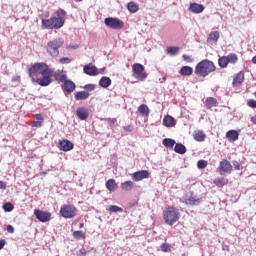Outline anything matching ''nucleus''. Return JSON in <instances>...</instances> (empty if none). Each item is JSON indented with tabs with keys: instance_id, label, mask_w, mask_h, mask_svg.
I'll return each mask as SVG.
<instances>
[{
	"instance_id": "obj_23",
	"label": "nucleus",
	"mask_w": 256,
	"mask_h": 256,
	"mask_svg": "<svg viewBox=\"0 0 256 256\" xmlns=\"http://www.w3.org/2000/svg\"><path fill=\"white\" fill-rule=\"evenodd\" d=\"M118 187L119 186L117 185L115 179H109L108 181H106V189H108L110 193H113V191H117Z\"/></svg>"
},
{
	"instance_id": "obj_16",
	"label": "nucleus",
	"mask_w": 256,
	"mask_h": 256,
	"mask_svg": "<svg viewBox=\"0 0 256 256\" xmlns=\"http://www.w3.org/2000/svg\"><path fill=\"white\" fill-rule=\"evenodd\" d=\"M186 205H191V206H197V205H201L203 198H199L197 196H186V198L184 199Z\"/></svg>"
},
{
	"instance_id": "obj_33",
	"label": "nucleus",
	"mask_w": 256,
	"mask_h": 256,
	"mask_svg": "<svg viewBox=\"0 0 256 256\" xmlns=\"http://www.w3.org/2000/svg\"><path fill=\"white\" fill-rule=\"evenodd\" d=\"M195 141H198L199 143H203L205 141V133L203 131H198L194 134Z\"/></svg>"
},
{
	"instance_id": "obj_48",
	"label": "nucleus",
	"mask_w": 256,
	"mask_h": 256,
	"mask_svg": "<svg viewBox=\"0 0 256 256\" xmlns=\"http://www.w3.org/2000/svg\"><path fill=\"white\" fill-rule=\"evenodd\" d=\"M6 230L8 231V233H15V228L13 227V225H8Z\"/></svg>"
},
{
	"instance_id": "obj_5",
	"label": "nucleus",
	"mask_w": 256,
	"mask_h": 256,
	"mask_svg": "<svg viewBox=\"0 0 256 256\" xmlns=\"http://www.w3.org/2000/svg\"><path fill=\"white\" fill-rule=\"evenodd\" d=\"M63 43H65L63 38H58L56 40L48 42L47 52L49 53V55H51V57H59V49L63 47Z\"/></svg>"
},
{
	"instance_id": "obj_18",
	"label": "nucleus",
	"mask_w": 256,
	"mask_h": 256,
	"mask_svg": "<svg viewBox=\"0 0 256 256\" xmlns=\"http://www.w3.org/2000/svg\"><path fill=\"white\" fill-rule=\"evenodd\" d=\"M52 77H54L55 81H59V83H64L67 79V72L63 70L53 71Z\"/></svg>"
},
{
	"instance_id": "obj_4",
	"label": "nucleus",
	"mask_w": 256,
	"mask_h": 256,
	"mask_svg": "<svg viewBox=\"0 0 256 256\" xmlns=\"http://www.w3.org/2000/svg\"><path fill=\"white\" fill-rule=\"evenodd\" d=\"M164 221L167 225H175L179 221L181 214L175 207H169L163 212Z\"/></svg>"
},
{
	"instance_id": "obj_36",
	"label": "nucleus",
	"mask_w": 256,
	"mask_h": 256,
	"mask_svg": "<svg viewBox=\"0 0 256 256\" xmlns=\"http://www.w3.org/2000/svg\"><path fill=\"white\" fill-rule=\"evenodd\" d=\"M2 208L5 211V213H11V211L15 209V206H13L11 202H6L3 204Z\"/></svg>"
},
{
	"instance_id": "obj_27",
	"label": "nucleus",
	"mask_w": 256,
	"mask_h": 256,
	"mask_svg": "<svg viewBox=\"0 0 256 256\" xmlns=\"http://www.w3.org/2000/svg\"><path fill=\"white\" fill-rule=\"evenodd\" d=\"M181 48L177 46H169L166 48L167 55H170L171 57H175V55H179V51Z\"/></svg>"
},
{
	"instance_id": "obj_8",
	"label": "nucleus",
	"mask_w": 256,
	"mask_h": 256,
	"mask_svg": "<svg viewBox=\"0 0 256 256\" xmlns=\"http://www.w3.org/2000/svg\"><path fill=\"white\" fill-rule=\"evenodd\" d=\"M104 24L106 25V27H109V29H113L114 31H119L120 29H123V27H125V23H123L121 19L113 17L105 18Z\"/></svg>"
},
{
	"instance_id": "obj_49",
	"label": "nucleus",
	"mask_w": 256,
	"mask_h": 256,
	"mask_svg": "<svg viewBox=\"0 0 256 256\" xmlns=\"http://www.w3.org/2000/svg\"><path fill=\"white\" fill-rule=\"evenodd\" d=\"M183 59H184V61H187L188 63H191V56H189V55H187V54H183Z\"/></svg>"
},
{
	"instance_id": "obj_13",
	"label": "nucleus",
	"mask_w": 256,
	"mask_h": 256,
	"mask_svg": "<svg viewBox=\"0 0 256 256\" xmlns=\"http://www.w3.org/2000/svg\"><path fill=\"white\" fill-rule=\"evenodd\" d=\"M83 72L85 75H89L90 77H96V75H99V69H97V66L92 64H86L83 67Z\"/></svg>"
},
{
	"instance_id": "obj_17",
	"label": "nucleus",
	"mask_w": 256,
	"mask_h": 256,
	"mask_svg": "<svg viewBox=\"0 0 256 256\" xmlns=\"http://www.w3.org/2000/svg\"><path fill=\"white\" fill-rule=\"evenodd\" d=\"M134 181H143V179H149V171L140 170L132 174Z\"/></svg>"
},
{
	"instance_id": "obj_11",
	"label": "nucleus",
	"mask_w": 256,
	"mask_h": 256,
	"mask_svg": "<svg viewBox=\"0 0 256 256\" xmlns=\"http://www.w3.org/2000/svg\"><path fill=\"white\" fill-rule=\"evenodd\" d=\"M34 215L38 221L41 223H47L48 221H51V213L45 212L43 210L35 209Z\"/></svg>"
},
{
	"instance_id": "obj_43",
	"label": "nucleus",
	"mask_w": 256,
	"mask_h": 256,
	"mask_svg": "<svg viewBox=\"0 0 256 256\" xmlns=\"http://www.w3.org/2000/svg\"><path fill=\"white\" fill-rule=\"evenodd\" d=\"M59 61L62 65H69V63H71L72 60L69 57H63V58H60Z\"/></svg>"
},
{
	"instance_id": "obj_25",
	"label": "nucleus",
	"mask_w": 256,
	"mask_h": 256,
	"mask_svg": "<svg viewBox=\"0 0 256 256\" xmlns=\"http://www.w3.org/2000/svg\"><path fill=\"white\" fill-rule=\"evenodd\" d=\"M99 86L102 87L103 89H107V87H111V78L107 76H103L99 80Z\"/></svg>"
},
{
	"instance_id": "obj_55",
	"label": "nucleus",
	"mask_w": 256,
	"mask_h": 256,
	"mask_svg": "<svg viewBox=\"0 0 256 256\" xmlns=\"http://www.w3.org/2000/svg\"><path fill=\"white\" fill-rule=\"evenodd\" d=\"M105 71H106V68H102L99 73H100L101 75H105Z\"/></svg>"
},
{
	"instance_id": "obj_42",
	"label": "nucleus",
	"mask_w": 256,
	"mask_h": 256,
	"mask_svg": "<svg viewBox=\"0 0 256 256\" xmlns=\"http://www.w3.org/2000/svg\"><path fill=\"white\" fill-rule=\"evenodd\" d=\"M197 167H198V169H205L207 167V161L198 160Z\"/></svg>"
},
{
	"instance_id": "obj_29",
	"label": "nucleus",
	"mask_w": 256,
	"mask_h": 256,
	"mask_svg": "<svg viewBox=\"0 0 256 256\" xmlns=\"http://www.w3.org/2000/svg\"><path fill=\"white\" fill-rule=\"evenodd\" d=\"M134 183L131 180L125 181L124 183L121 184V189L122 191H131L134 187Z\"/></svg>"
},
{
	"instance_id": "obj_15",
	"label": "nucleus",
	"mask_w": 256,
	"mask_h": 256,
	"mask_svg": "<svg viewBox=\"0 0 256 256\" xmlns=\"http://www.w3.org/2000/svg\"><path fill=\"white\" fill-rule=\"evenodd\" d=\"M76 115L80 121H87L89 119V110L85 107H79L76 110Z\"/></svg>"
},
{
	"instance_id": "obj_39",
	"label": "nucleus",
	"mask_w": 256,
	"mask_h": 256,
	"mask_svg": "<svg viewBox=\"0 0 256 256\" xmlns=\"http://www.w3.org/2000/svg\"><path fill=\"white\" fill-rule=\"evenodd\" d=\"M97 85L95 84H86L83 86L84 91H87V93H91V91H95Z\"/></svg>"
},
{
	"instance_id": "obj_57",
	"label": "nucleus",
	"mask_w": 256,
	"mask_h": 256,
	"mask_svg": "<svg viewBox=\"0 0 256 256\" xmlns=\"http://www.w3.org/2000/svg\"><path fill=\"white\" fill-rule=\"evenodd\" d=\"M124 129H125V131H131V127L130 126H126Z\"/></svg>"
},
{
	"instance_id": "obj_2",
	"label": "nucleus",
	"mask_w": 256,
	"mask_h": 256,
	"mask_svg": "<svg viewBox=\"0 0 256 256\" xmlns=\"http://www.w3.org/2000/svg\"><path fill=\"white\" fill-rule=\"evenodd\" d=\"M65 15V10L58 9L51 18L42 19V29H61L65 25Z\"/></svg>"
},
{
	"instance_id": "obj_38",
	"label": "nucleus",
	"mask_w": 256,
	"mask_h": 256,
	"mask_svg": "<svg viewBox=\"0 0 256 256\" xmlns=\"http://www.w3.org/2000/svg\"><path fill=\"white\" fill-rule=\"evenodd\" d=\"M225 184H226L225 178L214 179V185H216V187H223Z\"/></svg>"
},
{
	"instance_id": "obj_24",
	"label": "nucleus",
	"mask_w": 256,
	"mask_h": 256,
	"mask_svg": "<svg viewBox=\"0 0 256 256\" xmlns=\"http://www.w3.org/2000/svg\"><path fill=\"white\" fill-rule=\"evenodd\" d=\"M175 153H178V155H185L187 153V147L181 143H176L174 146Z\"/></svg>"
},
{
	"instance_id": "obj_12",
	"label": "nucleus",
	"mask_w": 256,
	"mask_h": 256,
	"mask_svg": "<svg viewBox=\"0 0 256 256\" xmlns=\"http://www.w3.org/2000/svg\"><path fill=\"white\" fill-rule=\"evenodd\" d=\"M75 147V144L73 142L69 141L68 139H63L58 143V149L60 151H64V153H67L68 151H73Z\"/></svg>"
},
{
	"instance_id": "obj_44",
	"label": "nucleus",
	"mask_w": 256,
	"mask_h": 256,
	"mask_svg": "<svg viewBox=\"0 0 256 256\" xmlns=\"http://www.w3.org/2000/svg\"><path fill=\"white\" fill-rule=\"evenodd\" d=\"M232 164H233L234 169H235L236 171H241V164L239 163V161L234 160V161H232Z\"/></svg>"
},
{
	"instance_id": "obj_34",
	"label": "nucleus",
	"mask_w": 256,
	"mask_h": 256,
	"mask_svg": "<svg viewBox=\"0 0 256 256\" xmlns=\"http://www.w3.org/2000/svg\"><path fill=\"white\" fill-rule=\"evenodd\" d=\"M219 31H214L208 35V41H214V43H217L219 41Z\"/></svg>"
},
{
	"instance_id": "obj_32",
	"label": "nucleus",
	"mask_w": 256,
	"mask_h": 256,
	"mask_svg": "<svg viewBox=\"0 0 256 256\" xmlns=\"http://www.w3.org/2000/svg\"><path fill=\"white\" fill-rule=\"evenodd\" d=\"M177 142H175L174 139H171V138H164L162 140V145H164V147H175Z\"/></svg>"
},
{
	"instance_id": "obj_47",
	"label": "nucleus",
	"mask_w": 256,
	"mask_h": 256,
	"mask_svg": "<svg viewBox=\"0 0 256 256\" xmlns=\"http://www.w3.org/2000/svg\"><path fill=\"white\" fill-rule=\"evenodd\" d=\"M31 126L32 127H43V122L37 120V121L32 122Z\"/></svg>"
},
{
	"instance_id": "obj_10",
	"label": "nucleus",
	"mask_w": 256,
	"mask_h": 256,
	"mask_svg": "<svg viewBox=\"0 0 256 256\" xmlns=\"http://www.w3.org/2000/svg\"><path fill=\"white\" fill-rule=\"evenodd\" d=\"M61 89L64 95H71L75 89H77V84L73 80L66 79L65 82H62Z\"/></svg>"
},
{
	"instance_id": "obj_37",
	"label": "nucleus",
	"mask_w": 256,
	"mask_h": 256,
	"mask_svg": "<svg viewBox=\"0 0 256 256\" xmlns=\"http://www.w3.org/2000/svg\"><path fill=\"white\" fill-rule=\"evenodd\" d=\"M72 236L74 237V239H85V232L81 231V230H77L74 231Z\"/></svg>"
},
{
	"instance_id": "obj_1",
	"label": "nucleus",
	"mask_w": 256,
	"mask_h": 256,
	"mask_svg": "<svg viewBox=\"0 0 256 256\" xmlns=\"http://www.w3.org/2000/svg\"><path fill=\"white\" fill-rule=\"evenodd\" d=\"M28 75L32 79V83H36L40 87H49L52 82L53 69L45 62H37L28 69Z\"/></svg>"
},
{
	"instance_id": "obj_26",
	"label": "nucleus",
	"mask_w": 256,
	"mask_h": 256,
	"mask_svg": "<svg viewBox=\"0 0 256 256\" xmlns=\"http://www.w3.org/2000/svg\"><path fill=\"white\" fill-rule=\"evenodd\" d=\"M226 137L230 141H237L239 139V132L237 130H229Z\"/></svg>"
},
{
	"instance_id": "obj_35",
	"label": "nucleus",
	"mask_w": 256,
	"mask_h": 256,
	"mask_svg": "<svg viewBox=\"0 0 256 256\" xmlns=\"http://www.w3.org/2000/svg\"><path fill=\"white\" fill-rule=\"evenodd\" d=\"M226 57L228 59V63H231L232 65H235V63H237V61H239V57L235 53H230Z\"/></svg>"
},
{
	"instance_id": "obj_60",
	"label": "nucleus",
	"mask_w": 256,
	"mask_h": 256,
	"mask_svg": "<svg viewBox=\"0 0 256 256\" xmlns=\"http://www.w3.org/2000/svg\"><path fill=\"white\" fill-rule=\"evenodd\" d=\"M83 227V224H80V228Z\"/></svg>"
},
{
	"instance_id": "obj_6",
	"label": "nucleus",
	"mask_w": 256,
	"mask_h": 256,
	"mask_svg": "<svg viewBox=\"0 0 256 256\" xmlns=\"http://www.w3.org/2000/svg\"><path fill=\"white\" fill-rule=\"evenodd\" d=\"M132 73L134 79H138V81H145L147 79V73L145 72V66H143V64H133Z\"/></svg>"
},
{
	"instance_id": "obj_54",
	"label": "nucleus",
	"mask_w": 256,
	"mask_h": 256,
	"mask_svg": "<svg viewBox=\"0 0 256 256\" xmlns=\"http://www.w3.org/2000/svg\"><path fill=\"white\" fill-rule=\"evenodd\" d=\"M251 122L254 123V125H256V116L251 117Z\"/></svg>"
},
{
	"instance_id": "obj_41",
	"label": "nucleus",
	"mask_w": 256,
	"mask_h": 256,
	"mask_svg": "<svg viewBox=\"0 0 256 256\" xmlns=\"http://www.w3.org/2000/svg\"><path fill=\"white\" fill-rule=\"evenodd\" d=\"M109 211H110V213H119V212L123 211V208H121L119 206L111 205L109 207Z\"/></svg>"
},
{
	"instance_id": "obj_50",
	"label": "nucleus",
	"mask_w": 256,
	"mask_h": 256,
	"mask_svg": "<svg viewBox=\"0 0 256 256\" xmlns=\"http://www.w3.org/2000/svg\"><path fill=\"white\" fill-rule=\"evenodd\" d=\"M107 121L108 123H111V125H115V123H117V118H108Z\"/></svg>"
},
{
	"instance_id": "obj_22",
	"label": "nucleus",
	"mask_w": 256,
	"mask_h": 256,
	"mask_svg": "<svg viewBox=\"0 0 256 256\" xmlns=\"http://www.w3.org/2000/svg\"><path fill=\"white\" fill-rule=\"evenodd\" d=\"M176 120L173 118V116H169V115H167V116H165L164 118H163V125L165 126V127H175V125H176Z\"/></svg>"
},
{
	"instance_id": "obj_56",
	"label": "nucleus",
	"mask_w": 256,
	"mask_h": 256,
	"mask_svg": "<svg viewBox=\"0 0 256 256\" xmlns=\"http://www.w3.org/2000/svg\"><path fill=\"white\" fill-rule=\"evenodd\" d=\"M252 63L256 65V55L252 58Z\"/></svg>"
},
{
	"instance_id": "obj_3",
	"label": "nucleus",
	"mask_w": 256,
	"mask_h": 256,
	"mask_svg": "<svg viewBox=\"0 0 256 256\" xmlns=\"http://www.w3.org/2000/svg\"><path fill=\"white\" fill-rule=\"evenodd\" d=\"M217 69L215 66V63L209 59H204L200 61L196 66L194 73L197 75V77H208L210 73H214V71Z\"/></svg>"
},
{
	"instance_id": "obj_19",
	"label": "nucleus",
	"mask_w": 256,
	"mask_h": 256,
	"mask_svg": "<svg viewBox=\"0 0 256 256\" xmlns=\"http://www.w3.org/2000/svg\"><path fill=\"white\" fill-rule=\"evenodd\" d=\"M244 81H245V73L239 72L233 78L232 86L239 87V85H241Z\"/></svg>"
},
{
	"instance_id": "obj_52",
	"label": "nucleus",
	"mask_w": 256,
	"mask_h": 256,
	"mask_svg": "<svg viewBox=\"0 0 256 256\" xmlns=\"http://www.w3.org/2000/svg\"><path fill=\"white\" fill-rule=\"evenodd\" d=\"M35 119H37L38 121L42 122L43 123V115L41 114H35Z\"/></svg>"
},
{
	"instance_id": "obj_28",
	"label": "nucleus",
	"mask_w": 256,
	"mask_h": 256,
	"mask_svg": "<svg viewBox=\"0 0 256 256\" xmlns=\"http://www.w3.org/2000/svg\"><path fill=\"white\" fill-rule=\"evenodd\" d=\"M138 112L140 113V115H145V117H149V113H151L147 104H141L138 107Z\"/></svg>"
},
{
	"instance_id": "obj_31",
	"label": "nucleus",
	"mask_w": 256,
	"mask_h": 256,
	"mask_svg": "<svg viewBox=\"0 0 256 256\" xmlns=\"http://www.w3.org/2000/svg\"><path fill=\"white\" fill-rule=\"evenodd\" d=\"M126 7L130 13H137L139 11V5L135 2H129Z\"/></svg>"
},
{
	"instance_id": "obj_51",
	"label": "nucleus",
	"mask_w": 256,
	"mask_h": 256,
	"mask_svg": "<svg viewBox=\"0 0 256 256\" xmlns=\"http://www.w3.org/2000/svg\"><path fill=\"white\" fill-rule=\"evenodd\" d=\"M0 189H2L3 191H5V189H7V183L0 181Z\"/></svg>"
},
{
	"instance_id": "obj_45",
	"label": "nucleus",
	"mask_w": 256,
	"mask_h": 256,
	"mask_svg": "<svg viewBox=\"0 0 256 256\" xmlns=\"http://www.w3.org/2000/svg\"><path fill=\"white\" fill-rule=\"evenodd\" d=\"M215 103H217V100H215V98L213 97H209L206 99V105H215Z\"/></svg>"
},
{
	"instance_id": "obj_20",
	"label": "nucleus",
	"mask_w": 256,
	"mask_h": 256,
	"mask_svg": "<svg viewBox=\"0 0 256 256\" xmlns=\"http://www.w3.org/2000/svg\"><path fill=\"white\" fill-rule=\"evenodd\" d=\"M76 101H86V99H89L91 97V93L87 91H78L74 95Z\"/></svg>"
},
{
	"instance_id": "obj_21",
	"label": "nucleus",
	"mask_w": 256,
	"mask_h": 256,
	"mask_svg": "<svg viewBox=\"0 0 256 256\" xmlns=\"http://www.w3.org/2000/svg\"><path fill=\"white\" fill-rule=\"evenodd\" d=\"M179 74L183 77H190V75H193V67L191 66H182L179 70Z\"/></svg>"
},
{
	"instance_id": "obj_58",
	"label": "nucleus",
	"mask_w": 256,
	"mask_h": 256,
	"mask_svg": "<svg viewBox=\"0 0 256 256\" xmlns=\"http://www.w3.org/2000/svg\"><path fill=\"white\" fill-rule=\"evenodd\" d=\"M79 256H85V252H83V250H81Z\"/></svg>"
},
{
	"instance_id": "obj_46",
	"label": "nucleus",
	"mask_w": 256,
	"mask_h": 256,
	"mask_svg": "<svg viewBox=\"0 0 256 256\" xmlns=\"http://www.w3.org/2000/svg\"><path fill=\"white\" fill-rule=\"evenodd\" d=\"M248 107H251V109H256V100H249Z\"/></svg>"
},
{
	"instance_id": "obj_7",
	"label": "nucleus",
	"mask_w": 256,
	"mask_h": 256,
	"mask_svg": "<svg viewBox=\"0 0 256 256\" xmlns=\"http://www.w3.org/2000/svg\"><path fill=\"white\" fill-rule=\"evenodd\" d=\"M60 215L64 219H73L77 215V208L73 204H65L60 208Z\"/></svg>"
},
{
	"instance_id": "obj_59",
	"label": "nucleus",
	"mask_w": 256,
	"mask_h": 256,
	"mask_svg": "<svg viewBox=\"0 0 256 256\" xmlns=\"http://www.w3.org/2000/svg\"><path fill=\"white\" fill-rule=\"evenodd\" d=\"M76 1V3H81V1H83V0H75Z\"/></svg>"
},
{
	"instance_id": "obj_40",
	"label": "nucleus",
	"mask_w": 256,
	"mask_h": 256,
	"mask_svg": "<svg viewBox=\"0 0 256 256\" xmlns=\"http://www.w3.org/2000/svg\"><path fill=\"white\" fill-rule=\"evenodd\" d=\"M161 251H163L164 253H169V251H171V244L168 243H162L160 246Z\"/></svg>"
},
{
	"instance_id": "obj_30",
	"label": "nucleus",
	"mask_w": 256,
	"mask_h": 256,
	"mask_svg": "<svg viewBox=\"0 0 256 256\" xmlns=\"http://www.w3.org/2000/svg\"><path fill=\"white\" fill-rule=\"evenodd\" d=\"M218 65L221 67V69H226V67L229 65V60L227 56H222L218 59Z\"/></svg>"
},
{
	"instance_id": "obj_14",
	"label": "nucleus",
	"mask_w": 256,
	"mask_h": 256,
	"mask_svg": "<svg viewBox=\"0 0 256 256\" xmlns=\"http://www.w3.org/2000/svg\"><path fill=\"white\" fill-rule=\"evenodd\" d=\"M205 11V6L203 4L199 3H191L189 6V12L194 13L196 15H199L200 13H203Z\"/></svg>"
},
{
	"instance_id": "obj_9",
	"label": "nucleus",
	"mask_w": 256,
	"mask_h": 256,
	"mask_svg": "<svg viewBox=\"0 0 256 256\" xmlns=\"http://www.w3.org/2000/svg\"><path fill=\"white\" fill-rule=\"evenodd\" d=\"M219 173L220 175H231L233 172V165H231V162L229 160L224 159L219 164Z\"/></svg>"
},
{
	"instance_id": "obj_53",
	"label": "nucleus",
	"mask_w": 256,
	"mask_h": 256,
	"mask_svg": "<svg viewBox=\"0 0 256 256\" xmlns=\"http://www.w3.org/2000/svg\"><path fill=\"white\" fill-rule=\"evenodd\" d=\"M5 243H7V241H5V239L0 240V251H1V249H3V247H5Z\"/></svg>"
}]
</instances>
